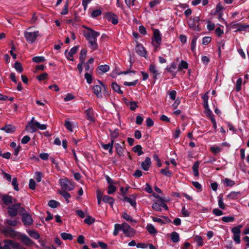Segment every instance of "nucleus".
Wrapping results in <instances>:
<instances>
[{"label": "nucleus", "instance_id": "f257e3e1", "mask_svg": "<svg viewBox=\"0 0 249 249\" xmlns=\"http://www.w3.org/2000/svg\"><path fill=\"white\" fill-rule=\"evenodd\" d=\"M86 29L87 31L84 32V36L88 41L91 51H94L98 49V45L97 38L100 36V33L89 27H86Z\"/></svg>", "mask_w": 249, "mask_h": 249}, {"label": "nucleus", "instance_id": "f03ea898", "mask_svg": "<svg viewBox=\"0 0 249 249\" xmlns=\"http://www.w3.org/2000/svg\"><path fill=\"white\" fill-rule=\"evenodd\" d=\"M24 36L27 42L33 44L36 42L37 37L40 36V35L38 31L34 32L26 31L24 32Z\"/></svg>", "mask_w": 249, "mask_h": 249}, {"label": "nucleus", "instance_id": "7ed1b4c3", "mask_svg": "<svg viewBox=\"0 0 249 249\" xmlns=\"http://www.w3.org/2000/svg\"><path fill=\"white\" fill-rule=\"evenodd\" d=\"M199 21V17H190L187 21V23L190 28L196 31H199L201 30Z\"/></svg>", "mask_w": 249, "mask_h": 249}, {"label": "nucleus", "instance_id": "20e7f679", "mask_svg": "<svg viewBox=\"0 0 249 249\" xmlns=\"http://www.w3.org/2000/svg\"><path fill=\"white\" fill-rule=\"evenodd\" d=\"M4 243L3 249H27L18 243L11 240H5Z\"/></svg>", "mask_w": 249, "mask_h": 249}, {"label": "nucleus", "instance_id": "39448f33", "mask_svg": "<svg viewBox=\"0 0 249 249\" xmlns=\"http://www.w3.org/2000/svg\"><path fill=\"white\" fill-rule=\"evenodd\" d=\"M59 183L61 188L64 191H71L74 189V185L68 179H60Z\"/></svg>", "mask_w": 249, "mask_h": 249}, {"label": "nucleus", "instance_id": "423d86ee", "mask_svg": "<svg viewBox=\"0 0 249 249\" xmlns=\"http://www.w3.org/2000/svg\"><path fill=\"white\" fill-rule=\"evenodd\" d=\"M242 227V225H240L231 229V232L233 234V238L236 244H239L240 243V229Z\"/></svg>", "mask_w": 249, "mask_h": 249}, {"label": "nucleus", "instance_id": "0eeeda50", "mask_svg": "<svg viewBox=\"0 0 249 249\" xmlns=\"http://www.w3.org/2000/svg\"><path fill=\"white\" fill-rule=\"evenodd\" d=\"M21 205L20 203H17L7 208L8 213L11 217H15L18 214V211Z\"/></svg>", "mask_w": 249, "mask_h": 249}, {"label": "nucleus", "instance_id": "6e6552de", "mask_svg": "<svg viewBox=\"0 0 249 249\" xmlns=\"http://www.w3.org/2000/svg\"><path fill=\"white\" fill-rule=\"evenodd\" d=\"M3 233L7 237L15 238L18 236V233L10 228H6L3 231Z\"/></svg>", "mask_w": 249, "mask_h": 249}, {"label": "nucleus", "instance_id": "1a4fd4ad", "mask_svg": "<svg viewBox=\"0 0 249 249\" xmlns=\"http://www.w3.org/2000/svg\"><path fill=\"white\" fill-rule=\"evenodd\" d=\"M122 227V231L125 236H130L133 235L134 230L127 223L124 222L123 223Z\"/></svg>", "mask_w": 249, "mask_h": 249}, {"label": "nucleus", "instance_id": "9d476101", "mask_svg": "<svg viewBox=\"0 0 249 249\" xmlns=\"http://www.w3.org/2000/svg\"><path fill=\"white\" fill-rule=\"evenodd\" d=\"M78 46H74L72 47L69 52H68V50H66L65 52V55L67 57V58L70 61H73V59L72 58L73 55L74 54L77 50H78Z\"/></svg>", "mask_w": 249, "mask_h": 249}, {"label": "nucleus", "instance_id": "9b49d317", "mask_svg": "<svg viewBox=\"0 0 249 249\" xmlns=\"http://www.w3.org/2000/svg\"><path fill=\"white\" fill-rule=\"evenodd\" d=\"M22 221L25 225L29 226L33 224V220L30 215L28 214H23L22 217Z\"/></svg>", "mask_w": 249, "mask_h": 249}, {"label": "nucleus", "instance_id": "f8f14e48", "mask_svg": "<svg viewBox=\"0 0 249 249\" xmlns=\"http://www.w3.org/2000/svg\"><path fill=\"white\" fill-rule=\"evenodd\" d=\"M106 18L114 25L117 24L118 22L117 16L113 13H107L106 15Z\"/></svg>", "mask_w": 249, "mask_h": 249}, {"label": "nucleus", "instance_id": "ddd939ff", "mask_svg": "<svg viewBox=\"0 0 249 249\" xmlns=\"http://www.w3.org/2000/svg\"><path fill=\"white\" fill-rule=\"evenodd\" d=\"M137 53L141 56L145 57L146 51L144 47L141 44H138L135 48Z\"/></svg>", "mask_w": 249, "mask_h": 249}, {"label": "nucleus", "instance_id": "4468645a", "mask_svg": "<svg viewBox=\"0 0 249 249\" xmlns=\"http://www.w3.org/2000/svg\"><path fill=\"white\" fill-rule=\"evenodd\" d=\"M153 37L155 41L160 45L161 41V35L158 29H155L153 31Z\"/></svg>", "mask_w": 249, "mask_h": 249}, {"label": "nucleus", "instance_id": "2eb2a0df", "mask_svg": "<svg viewBox=\"0 0 249 249\" xmlns=\"http://www.w3.org/2000/svg\"><path fill=\"white\" fill-rule=\"evenodd\" d=\"M20 238L22 243L26 246H30L34 243V242L25 234H21Z\"/></svg>", "mask_w": 249, "mask_h": 249}, {"label": "nucleus", "instance_id": "dca6fc26", "mask_svg": "<svg viewBox=\"0 0 249 249\" xmlns=\"http://www.w3.org/2000/svg\"><path fill=\"white\" fill-rule=\"evenodd\" d=\"M177 65L175 63L172 62L170 66L166 68V70L175 76L177 73Z\"/></svg>", "mask_w": 249, "mask_h": 249}, {"label": "nucleus", "instance_id": "f3484780", "mask_svg": "<svg viewBox=\"0 0 249 249\" xmlns=\"http://www.w3.org/2000/svg\"><path fill=\"white\" fill-rule=\"evenodd\" d=\"M85 114L86 115L88 120H89L90 122L94 121V111L91 108H89L88 109L86 110Z\"/></svg>", "mask_w": 249, "mask_h": 249}, {"label": "nucleus", "instance_id": "a211bd4d", "mask_svg": "<svg viewBox=\"0 0 249 249\" xmlns=\"http://www.w3.org/2000/svg\"><path fill=\"white\" fill-rule=\"evenodd\" d=\"M151 165V160L149 157L145 158L144 161L142 163L141 166L143 170L147 171Z\"/></svg>", "mask_w": 249, "mask_h": 249}, {"label": "nucleus", "instance_id": "6ab92c4d", "mask_svg": "<svg viewBox=\"0 0 249 249\" xmlns=\"http://www.w3.org/2000/svg\"><path fill=\"white\" fill-rule=\"evenodd\" d=\"M94 93L98 98H102L103 97L102 94V87L99 85H95L93 88Z\"/></svg>", "mask_w": 249, "mask_h": 249}, {"label": "nucleus", "instance_id": "aec40b11", "mask_svg": "<svg viewBox=\"0 0 249 249\" xmlns=\"http://www.w3.org/2000/svg\"><path fill=\"white\" fill-rule=\"evenodd\" d=\"M3 203L6 205H9L12 204V197L8 195H4L1 197Z\"/></svg>", "mask_w": 249, "mask_h": 249}, {"label": "nucleus", "instance_id": "412c9836", "mask_svg": "<svg viewBox=\"0 0 249 249\" xmlns=\"http://www.w3.org/2000/svg\"><path fill=\"white\" fill-rule=\"evenodd\" d=\"M123 200L124 201H126V202L129 203L134 208H135L136 206V199L134 196H132L131 197H128L126 196H125L124 197Z\"/></svg>", "mask_w": 249, "mask_h": 249}, {"label": "nucleus", "instance_id": "4be33fe9", "mask_svg": "<svg viewBox=\"0 0 249 249\" xmlns=\"http://www.w3.org/2000/svg\"><path fill=\"white\" fill-rule=\"evenodd\" d=\"M149 70L153 74L154 79H157L158 75L159 74L156 66L154 64H151L149 66Z\"/></svg>", "mask_w": 249, "mask_h": 249}, {"label": "nucleus", "instance_id": "5701e85b", "mask_svg": "<svg viewBox=\"0 0 249 249\" xmlns=\"http://www.w3.org/2000/svg\"><path fill=\"white\" fill-rule=\"evenodd\" d=\"M113 143L114 140H111L110 143L108 144H102V147L105 150H108L109 152L112 153Z\"/></svg>", "mask_w": 249, "mask_h": 249}, {"label": "nucleus", "instance_id": "b1692460", "mask_svg": "<svg viewBox=\"0 0 249 249\" xmlns=\"http://www.w3.org/2000/svg\"><path fill=\"white\" fill-rule=\"evenodd\" d=\"M241 195L240 192H231L230 194L227 196V197L230 199H236L238 198Z\"/></svg>", "mask_w": 249, "mask_h": 249}, {"label": "nucleus", "instance_id": "393cba45", "mask_svg": "<svg viewBox=\"0 0 249 249\" xmlns=\"http://www.w3.org/2000/svg\"><path fill=\"white\" fill-rule=\"evenodd\" d=\"M222 149L221 146L214 145L211 147L210 150L213 154L216 155L219 153L221 151Z\"/></svg>", "mask_w": 249, "mask_h": 249}, {"label": "nucleus", "instance_id": "a878e982", "mask_svg": "<svg viewBox=\"0 0 249 249\" xmlns=\"http://www.w3.org/2000/svg\"><path fill=\"white\" fill-rule=\"evenodd\" d=\"M27 233L31 237L35 239H38L40 237L39 234L35 230H29Z\"/></svg>", "mask_w": 249, "mask_h": 249}, {"label": "nucleus", "instance_id": "bb28decb", "mask_svg": "<svg viewBox=\"0 0 249 249\" xmlns=\"http://www.w3.org/2000/svg\"><path fill=\"white\" fill-rule=\"evenodd\" d=\"M115 147L117 154L119 156H122L124 153V150L121 145L119 143H116L115 144Z\"/></svg>", "mask_w": 249, "mask_h": 249}, {"label": "nucleus", "instance_id": "cd10ccee", "mask_svg": "<svg viewBox=\"0 0 249 249\" xmlns=\"http://www.w3.org/2000/svg\"><path fill=\"white\" fill-rule=\"evenodd\" d=\"M103 200L105 203H108L111 206H112L114 202V199L112 197H110L108 196H104L103 198Z\"/></svg>", "mask_w": 249, "mask_h": 249}, {"label": "nucleus", "instance_id": "c85d7f7f", "mask_svg": "<svg viewBox=\"0 0 249 249\" xmlns=\"http://www.w3.org/2000/svg\"><path fill=\"white\" fill-rule=\"evenodd\" d=\"M171 238L174 243H177L179 240V236L178 233L173 231L171 233Z\"/></svg>", "mask_w": 249, "mask_h": 249}, {"label": "nucleus", "instance_id": "c756f323", "mask_svg": "<svg viewBox=\"0 0 249 249\" xmlns=\"http://www.w3.org/2000/svg\"><path fill=\"white\" fill-rule=\"evenodd\" d=\"M36 128L37 127L35 126L34 123H29L26 127V129L28 131L34 133L36 131Z\"/></svg>", "mask_w": 249, "mask_h": 249}, {"label": "nucleus", "instance_id": "7c9ffc66", "mask_svg": "<svg viewBox=\"0 0 249 249\" xmlns=\"http://www.w3.org/2000/svg\"><path fill=\"white\" fill-rule=\"evenodd\" d=\"M126 104L131 110H135L138 107L137 103L135 101H128Z\"/></svg>", "mask_w": 249, "mask_h": 249}, {"label": "nucleus", "instance_id": "2f4dec72", "mask_svg": "<svg viewBox=\"0 0 249 249\" xmlns=\"http://www.w3.org/2000/svg\"><path fill=\"white\" fill-rule=\"evenodd\" d=\"M199 163L198 161L196 162L193 165L192 169L195 176L197 177L199 175L198 167Z\"/></svg>", "mask_w": 249, "mask_h": 249}, {"label": "nucleus", "instance_id": "473e14b6", "mask_svg": "<svg viewBox=\"0 0 249 249\" xmlns=\"http://www.w3.org/2000/svg\"><path fill=\"white\" fill-rule=\"evenodd\" d=\"M111 88L114 91L120 94H123V91L120 89V86L117 83H112Z\"/></svg>", "mask_w": 249, "mask_h": 249}, {"label": "nucleus", "instance_id": "72a5a7b5", "mask_svg": "<svg viewBox=\"0 0 249 249\" xmlns=\"http://www.w3.org/2000/svg\"><path fill=\"white\" fill-rule=\"evenodd\" d=\"M223 183L226 186L232 187L235 184V182L229 178H226L223 181Z\"/></svg>", "mask_w": 249, "mask_h": 249}, {"label": "nucleus", "instance_id": "f704fd0d", "mask_svg": "<svg viewBox=\"0 0 249 249\" xmlns=\"http://www.w3.org/2000/svg\"><path fill=\"white\" fill-rule=\"evenodd\" d=\"M146 230L150 234H155L157 232L154 226L151 224H147L146 226Z\"/></svg>", "mask_w": 249, "mask_h": 249}, {"label": "nucleus", "instance_id": "c9c22d12", "mask_svg": "<svg viewBox=\"0 0 249 249\" xmlns=\"http://www.w3.org/2000/svg\"><path fill=\"white\" fill-rule=\"evenodd\" d=\"M122 224H115L113 234L114 236L118 235L119 231H122Z\"/></svg>", "mask_w": 249, "mask_h": 249}, {"label": "nucleus", "instance_id": "e433bc0d", "mask_svg": "<svg viewBox=\"0 0 249 249\" xmlns=\"http://www.w3.org/2000/svg\"><path fill=\"white\" fill-rule=\"evenodd\" d=\"M133 150L134 152L137 153L138 156H141L143 154L142 151V147L140 145H136L133 148Z\"/></svg>", "mask_w": 249, "mask_h": 249}, {"label": "nucleus", "instance_id": "4c0bfd02", "mask_svg": "<svg viewBox=\"0 0 249 249\" xmlns=\"http://www.w3.org/2000/svg\"><path fill=\"white\" fill-rule=\"evenodd\" d=\"M188 67V64L185 61L181 60L178 66V70L181 71L182 69H187Z\"/></svg>", "mask_w": 249, "mask_h": 249}, {"label": "nucleus", "instance_id": "58836bf2", "mask_svg": "<svg viewBox=\"0 0 249 249\" xmlns=\"http://www.w3.org/2000/svg\"><path fill=\"white\" fill-rule=\"evenodd\" d=\"M60 194L62 195L65 199L67 203H69V199L71 197L70 193L66 192L65 191H61L59 192Z\"/></svg>", "mask_w": 249, "mask_h": 249}, {"label": "nucleus", "instance_id": "ea45409f", "mask_svg": "<svg viewBox=\"0 0 249 249\" xmlns=\"http://www.w3.org/2000/svg\"><path fill=\"white\" fill-rule=\"evenodd\" d=\"M153 196L157 198L159 200H160V201H161V208L163 207L166 210H167L168 209L167 205L164 203L163 199L160 196H159L158 195H156L155 193L153 194Z\"/></svg>", "mask_w": 249, "mask_h": 249}, {"label": "nucleus", "instance_id": "a19ab883", "mask_svg": "<svg viewBox=\"0 0 249 249\" xmlns=\"http://www.w3.org/2000/svg\"><path fill=\"white\" fill-rule=\"evenodd\" d=\"M2 130H4L5 132L8 133H13L15 131V128L12 126L9 125H6L5 126L1 128Z\"/></svg>", "mask_w": 249, "mask_h": 249}, {"label": "nucleus", "instance_id": "79ce46f5", "mask_svg": "<svg viewBox=\"0 0 249 249\" xmlns=\"http://www.w3.org/2000/svg\"><path fill=\"white\" fill-rule=\"evenodd\" d=\"M61 236L64 240H71L72 239V235L70 233L63 232L61 234Z\"/></svg>", "mask_w": 249, "mask_h": 249}, {"label": "nucleus", "instance_id": "37998d69", "mask_svg": "<svg viewBox=\"0 0 249 249\" xmlns=\"http://www.w3.org/2000/svg\"><path fill=\"white\" fill-rule=\"evenodd\" d=\"M87 55V51L85 49H82L81 50L79 59L81 62H84V60L86 57Z\"/></svg>", "mask_w": 249, "mask_h": 249}, {"label": "nucleus", "instance_id": "c03bdc74", "mask_svg": "<svg viewBox=\"0 0 249 249\" xmlns=\"http://www.w3.org/2000/svg\"><path fill=\"white\" fill-rule=\"evenodd\" d=\"M14 68L16 69V70L19 73H21L23 71L22 65L20 64V63L18 62H15L14 64Z\"/></svg>", "mask_w": 249, "mask_h": 249}, {"label": "nucleus", "instance_id": "a18cd8bd", "mask_svg": "<svg viewBox=\"0 0 249 249\" xmlns=\"http://www.w3.org/2000/svg\"><path fill=\"white\" fill-rule=\"evenodd\" d=\"M108 190L107 191V193L108 195H110L114 193L116 190V188L113 184H110L108 186Z\"/></svg>", "mask_w": 249, "mask_h": 249}, {"label": "nucleus", "instance_id": "49530a36", "mask_svg": "<svg viewBox=\"0 0 249 249\" xmlns=\"http://www.w3.org/2000/svg\"><path fill=\"white\" fill-rule=\"evenodd\" d=\"M59 203L58 202L54 200H51L48 202V205L53 208H55L58 207Z\"/></svg>", "mask_w": 249, "mask_h": 249}, {"label": "nucleus", "instance_id": "de8ad7c7", "mask_svg": "<svg viewBox=\"0 0 249 249\" xmlns=\"http://www.w3.org/2000/svg\"><path fill=\"white\" fill-rule=\"evenodd\" d=\"M197 39V37L195 36L192 40L191 43V49L192 51V52H194L195 51Z\"/></svg>", "mask_w": 249, "mask_h": 249}, {"label": "nucleus", "instance_id": "09e8293b", "mask_svg": "<svg viewBox=\"0 0 249 249\" xmlns=\"http://www.w3.org/2000/svg\"><path fill=\"white\" fill-rule=\"evenodd\" d=\"M195 239L197 246H202L203 245V240L200 236L197 235Z\"/></svg>", "mask_w": 249, "mask_h": 249}, {"label": "nucleus", "instance_id": "8fccbe9b", "mask_svg": "<svg viewBox=\"0 0 249 249\" xmlns=\"http://www.w3.org/2000/svg\"><path fill=\"white\" fill-rule=\"evenodd\" d=\"M32 60L35 63L43 62L45 60L43 56H35L33 58Z\"/></svg>", "mask_w": 249, "mask_h": 249}, {"label": "nucleus", "instance_id": "3c124183", "mask_svg": "<svg viewBox=\"0 0 249 249\" xmlns=\"http://www.w3.org/2000/svg\"><path fill=\"white\" fill-rule=\"evenodd\" d=\"M34 124L37 128L40 130H45L47 128V125L44 124H40L39 122L36 121Z\"/></svg>", "mask_w": 249, "mask_h": 249}, {"label": "nucleus", "instance_id": "603ef678", "mask_svg": "<svg viewBox=\"0 0 249 249\" xmlns=\"http://www.w3.org/2000/svg\"><path fill=\"white\" fill-rule=\"evenodd\" d=\"M160 173L166 177H170L172 176V172L169 170L168 168L161 169Z\"/></svg>", "mask_w": 249, "mask_h": 249}, {"label": "nucleus", "instance_id": "864d4df0", "mask_svg": "<svg viewBox=\"0 0 249 249\" xmlns=\"http://www.w3.org/2000/svg\"><path fill=\"white\" fill-rule=\"evenodd\" d=\"M95 219L90 216H88L84 220V222L88 225H91L94 223Z\"/></svg>", "mask_w": 249, "mask_h": 249}, {"label": "nucleus", "instance_id": "5fc2aeb1", "mask_svg": "<svg viewBox=\"0 0 249 249\" xmlns=\"http://www.w3.org/2000/svg\"><path fill=\"white\" fill-rule=\"evenodd\" d=\"M98 69L103 73H105L109 70V66L107 65H101Z\"/></svg>", "mask_w": 249, "mask_h": 249}, {"label": "nucleus", "instance_id": "6e6d98bb", "mask_svg": "<svg viewBox=\"0 0 249 249\" xmlns=\"http://www.w3.org/2000/svg\"><path fill=\"white\" fill-rule=\"evenodd\" d=\"M161 203H158V202H155L152 206V208L153 210L157 211H161Z\"/></svg>", "mask_w": 249, "mask_h": 249}, {"label": "nucleus", "instance_id": "4d7b16f0", "mask_svg": "<svg viewBox=\"0 0 249 249\" xmlns=\"http://www.w3.org/2000/svg\"><path fill=\"white\" fill-rule=\"evenodd\" d=\"M18 223V221L16 219L14 220H10V219H6L5 220V223L8 225L11 226H15L17 225Z\"/></svg>", "mask_w": 249, "mask_h": 249}, {"label": "nucleus", "instance_id": "13d9d810", "mask_svg": "<svg viewBox=\"0 0 249 249\" xmlns=\"http://www.w3.org/2000/svg\"><path fill=\"white\" fill-rule=\"evenodd\" d=\"M242 78H239L237 79V81H236V90L237 91H239L241 90V85H242Z\"/></svg>", "mask_w": 249, "mask_h": 249}, {"label": "nucleus", "instance_id": "bf43d9fd", "mask_svg": "<svg viewBox=\"0 0 249 249\" xmlns=\"http://www.w3.org/2000/svg\"><path fill=\"white\" fill-rule=\"evenodd\" d=\"M101 14H102L101 10L100 9H97V10H93L92 12L91 15L92 18H96V17H98L99 16L101 15Z\"/></svg>", "mask_w": 249, "mask_h": 249}, {"label": "nucleus", "instance_id": "052dcab7", "mask_svg": "<svg viewBox=\"0 0 249 249\" xmlns=\"http://www.w3.org/2000/svg\"><path fill=\"white\" fill-rule=\"evenodd\" d=\"M85 78L87 80V82L90 84L92 83V75L89 74V73H86L85 74Z\"/></svg>", "mask_w": 249, "mask_h": 249}, {"label": "nucleus", "instance_id": "680f3d73", "mask_svg": "<svg viewBox=\"0 0 249 249\" xmlns=\"http://www.w3.org/2000/svg\"><path fill=\"white\" fill-rule=\"evenodd\" d=\"M218 198V204L219 207L222 210H224L225 209V205L223 202L222 197L219 196Z\"/></svg>", "mask_w": 249, "mask_h": 249}, {"label": "nucleus", "instance_id": "e2e57ef3", "mask_svg": "<svg viewBox=\"0 0 249 249\" xmlns=\"http://www.w3.org/2000/svg\"><path fill=\"white\" fill-rule=\"evenodd\" d=\"M234 218L233 216H224L222 218V220L224 222H230L233 221Z\"/></svg>", "mask_w": 249, "mask_h": 249}, {"label": "nucleus", "instance_id": "0e129e2a", "mask_svg": "<svg viewBox=\"0 0 249 249\" xmlns=\"http://www.w3.org/2000/svg\"><path fill=\"white\" fill-rule=\"evenodd\" d=\"M12 184L14 187V189L16 191H18V184L16 178H14L12 179Z\"/></svg>", "mask_w": 249, "mask_h": 249}, {"label": "nucleus", "instance_id": "69168bd1", "mask_svg": "<svg viewBox=\"0 0 249 249\" xmlns=\"http://www.w3.org/2000/svg\"><path fill=\"white\" fill-rule=\"evenodd\" d=\"M212 38L210 36H205L202 38V44L207 45L211 41Z\"/></svg>", "mask_w": 249, "mask_h": 249}, {"label": "nucleus", "instance_id": "338daca9", "mask_svg": "<svg viewBox=\"0 0 249 249\" xmlns=\"http://www.w3.org/2000/svg\"><path fill=\"white\" fill-rule=\"evenodd\" d=\"M65 126L68 130L72 132V125L71 123L69 121H66L65 123Z\"/></svg>", "mask_w": 249, "mask_h": 249}, {"label": "nucleus", "instance_id": "774afa93", "mask_svg": "<svg viewBox=\"0 0 249 249\" xmlns=\"http://www.w3.org/2000/svg\"><path fill=\"white\" fill-rule=\"evenodd\" d=\"M122 216L125 220L127 221L132 222L133 221L131 216L128 214L126 213H124Z\"/></svg>", "mask_w": 249, "mask_h": 249}]
</instances>
